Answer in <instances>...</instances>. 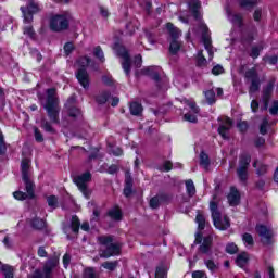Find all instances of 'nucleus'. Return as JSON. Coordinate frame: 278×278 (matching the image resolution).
I'll list each match as a JSON object with an SVG mask.
<instances>
[{
  "label": "nucleus",
  "instance_id": "obj_37",
  "mask_svg": "<svg viewBox=\"0 0 278 278\" xmlns=\"http://www.w3.org/2000/svg\"><path fill=\"white\" fill-rule=\"evenodd\" d=\"M41 127L45 129L48 134H55V128L51 126V123L47 119H41Z\"/></svg>",
  "mask_w": 278,
  "mask_h": 278
},
{
  "label": "nucleus",
  "instance_id": "obj_10",
  "mask_svg": "<svg viewBox=\"0 0 278 278\" xmlns=\"http://www.w3.org/2000/svg\"><path fill=\"white\" fill-rule=\"evenodd\" d=\"M200 30L202 31V42L208 53V60L214 59V50L212 48V37L210 36V28L205 23L200 24Z\"/></svg>",
  "mask_w": 278,
  "mask_h": 278
},
{
  "label": "nucleus",
  "instance_id": "obj_41",
  "mask_svg": "<svg viewBox=\"0 0 278 278\" xmlns=\"http://www.w3.org/2000/svg\"><path fill=\"white\" fill-rule=\"evenodd\" d=\"M8 151V147H5V138L3 137V132L0 130V155H5Z\"/></svg>",
  "mask_w": 278,
  "mask_h": 278
},
{
  "label": "nucleus",
  "instance_id": "obj_18",
  "mask_svg": "<svg viewBox=\"0 0 278 278\" xmlns=\"http://www.w3.org/2000/svg\"><path fill=\"white\" fill-rule=\"evenodd\" d=\"M80 225H81V223L79 222V217H77V216H73L72 217V220H71V226L68 227V226H65L64 228H63V231H64V233H70V230L72 229V231L74 232V233H79V227H80Z\"/></svg>",
  "mask_w": 278,
  "mask_h": 278
},
{
  "label": "nucleus",
  "instance_id": "obj_5",
  "mask_svg": "<svg viewBox=\"0 0 278 278\" xmlns=\"http://www.w3.org/2000/svg\"><path fill=\"white\" fill-rule=\"evenodd\" d=\"M58 264H60L58 256L49 258L43 265V270L36 269L33 274V278H53V268H55Z\"/></svg>",
  "mask_w": 278,
  "mask_h": 278
},
{
  "label": "nucleus",
  "instance_id": "obj_13",
  "mask_svg": "<svg viewBox=\"0 0 278 278\" xmlns=\"http://www.w3.org/2000/svg\"><path fill=\"white\" fill-rule=\"evenodd\" d=\"M26 187V192L15 191L13 192L14 199L17 201H25L27 199H34V182H24Z\"/></svg>",
  "mask_w": 278,
  "mask_h": 278
},
{
  "label": "nucleus",
  "instance_id": "obj_60",
  "mask_svg": "<svg viewBox=\"0 0 278 278\" xmlns=\"http://www.w3.org/2000/svg\"><path fill=\"white\" fill-rule=\"evenodd\" d=\"M75 48L73 47V43L72 42H68L64 46V51L66 53V55H71V53H73V50Z\"/></svg>",
  "mask_w": 278,
  "mask_h": 278
},
{
  "label": "nucleus",
  "instance_id": "obj_20",
  "mask_svg": "<svg viewBox=\"0 0 278 278\" xmlns=\"http://www.w3.org/2000/svg\"><path fill=\"white\" fill-rule=\"evenodd\" d=\"M214 238H212V236H207L203 239L202 244L199 248L200 253H204L207 254L210 253L211 249H212V242H213Z\"/></svg>",
  "mask_w": 278,
  "mask_h": 278
},
{
  "label": "nucleus",
  "instance_id": "obj_49",
  "mask_svg": "<svg viewBox=\"0 0 278 278\" xmlns=\"http://www.w3.org/2000/svg\"><path fill=\"white\" fill-rule=\"evenodd\" d=\"M257 0H241L240 4L241 8H253V5H256Z\"/></svg>",
  "mask_w": 278,
  "mask_h": 278
},
{
  "label": "nucleus",
  "instance_id": "obj_16",
  "mask_svg": "<svg viewBox=\"0 0 278 278\" xmlns=\"http://www.w3.org/2000/svg\"><path fill=\"white\" fill-rule=\"evenodd\" d=\"M227 199L229 205H231L232 207H235L236 205H240V191H238L236 187H232Z\"/></svg>",
  "mask_w": 278,
  "mask_h": 278
},
{
  "label": "nucleus",
  "instance_id": "obj_24",
  "mask_svg": "<svg viewBox=\"0 0 278 278\" xmlns=\"http://www.w3.org/2000/svg\"><path fill=\"white\" fill-rule=\"evenodd\" d=\"M204 97L208 105H214V103H216V92L214 91V89L204 91Z\"/></svg>",
  "mask_w": 278,
  "mask_h": 278
},
{
  "label": "nucleus",
  "instance_id": "obj_62",
  "mask_svg": "<svg viewBox=\"0 0 278 278\" xmlns=\"http://www.w3.org/2000/svg\"><path fill=\"white\" fill-rule=\"evenodd\" d=\"M111 153L115 155L116 157H119V155H123V149L116 147L111 150Z\"/></svg>",
  "mask_w": 278,
  "mask_h": 278
},
{
  "label": "nucleus",
  "instance_id": "obj_46",
  "mask_svg": "<svg viewBox=\"0 0 278 278\" xmlns=\"http://www.w3.org/2000/svg\"><path fill=\"white\" fill-rule=\"evenodd\" d=\"M199 229H205V216L203 214H198L195 217Z\"/></svg>",
  "mask_w": 278,
  "mask_h": 278
},
{
  "label": "nucleus",
  "instance_id": "obj_11",
  "mask_svg": "<svg viewBox=\"0 0 278 278\" xmlns=\"http://www.w3.org/2000/svg\"><path fill=\"white\" fill-rule=\"evenodd\" d=\"M21 12L24 16V23H31V21H34V14L40 12V7L38 3L31 1L26 9L25 7H21Z\"/></svg>",
  "mask_w": 278,
  "mask_h": 278
},
{
  "label": "nucleus",
  "instance_id": "obj_1",
  "mask_svg": "<svg viewBox=\"0 0 278 278\" xmlns=\"http://www.w3.org/2000/svg\"><path fill=\"white\" fill-rule=\"evenodd\" d=\"M43 108L47 111L50 123L60 125V99L58 98L55 88L47 90V100Z\"/></svg>",
  "mask_w": 278,
  "mask_h": 278
},
{
  "label": "nucleus",
  "instance_id": "obj_48",
  "mask_svg": "<svg viewBox=\"0 0 278 278\" xmlns=\"http://www.w3.org/2000/svg\"><path fill=\"white\" fill-rule=\"evenodd\" d=\"M226 252L230 255H235V253H238V245H236V243H228L226 245Z\"/></svg>",
  "mask_w": 278,
  "mask_h": 278
},
{
  "label": "nucleus",
  "instance_id": "obj_9",
  "mask_svg": "<svg viewBox=\"0 0 278 278\" xmlns=\"http://www.w3.org/2000/svg\"><path fill=\"white\" fill-rule=\"evenodd\" d=\"M113 49L114 51H116L117 55L123 59L122 66L124 73H126V75H129V73H131V60L129 59V53H127L125 47L121 45H115Z\"/></svg>",
  "mask_w": 278,
  "mask_h": 278
},
{
  "label": "nucleus",
  "instance_id": "obj_21",
  "mask_svg": "<svg viewBox=\"0 0 278 278\" xmlns=\"http://www.w3.org/2000/svg\"><path fill=\"white\" fill-rule=\"evenodd\" d=\"M228 20L232 25H237L238 27L242 26V15L238 13H231L229 10L227 11Z\"/></svg>",
  "mask_w": 278,
  "mask_h": 278
},
{
  "label": "nucleus",
  "instance_id": "obj_45",
  "mask_svg": "<svg viewBox=\"0 0 278 278\" xmlns=\"http://www.w3.org/2000/svg\"><path fill=\"white\" fill-rule=\"evenodd\" d=\"M204 264L208 268V270H211V273H216V270H218V265L212 260L205 261Z\"/></svg>",
  "mask_w": 278,
  "mask_h": 278
},
{
  "label": "nucleus",
  "instance_id": "obj_44",
  "mask_svg": "<svg viewBox=\"0 0 278 278\" xmlns=\"http://www.w3.org/2000/svg\"><path fill=\"white\" fill-rule=\"evenodd\" d=\"M110 99V92L104 91L100 96L97 97V101L100 104L108 103V100Z\"/></svg>",
  "mask_w": 278,
  "mask_h": 278
},
{
  "label": "nucleus",
  "instance_id": "obj_2",
  "mask_svg": "<svg viewBox=\"0 0 278 278\" xmlns=\"http://www.w3.org/2000/svg\"><path fill=\"white\" fill-rule=\"evenodd\" d=\"M98 243L100 244V257H114L121 255V244L115 243L112 236L98 237Z\"/></svg>",
  "mask_w": 278,
  "mask_h": 278
},
{
  "label": "nucleus",
  "instance_id": "obj_14",
  "mask_svg": "<svg viewBox=\"0 0 278 278\" xmlns=\"http://www.w3.org/2000/svg\"><path fill=\"white\" fill-rule=\"evenodd\" d=\"M76 78L78 84L85 89L89 90L90 88V74H88V71L86 68H78L76 72Z\"/></svg>",
  "mask_w": 278,
  "mask_h": 278
},
{
  "label": "nucleus",
  "instance_id": "obj_57",
  "mask_svg": "<svg viewBox=\"0 0 278 278\" xmlns=\"http://www.w3.org/2000/svg\"><path fill=\"white\" fill-rule=\"evenodd\" d=\"M212 73L214 75H223V73H225V68H223L222 65H215L212 70Z\"/></svg>",
  "mask_w": 278,
  "mask_h": 278
},
{
  "label": "nucleus",
  "instance_id": "obj_12",
  "mask_svg": "<svg viewBox=\"0 0 278 278\" xmlns=\"http://www.w3.org/2000/svg\"><path fill=\"white\" fill-rule=\"evenodd\" d=\"M218 121L222 122V123L219 124V127H218L217 131L224 140H228L229 130L231 129V126L233 125V122L229 117H225L224 119L218 118Z\"/></svg>",
  "mask_w": 278,
  "mask_h": 278
},
{
  "label": "nucleus",
  "instance_id": "obj_4",
  "mask_svg": "<svg viewBox=\"0 0 278 278\" xmlns=\"http://www.w3.org/2000/svg\"><path fill=\"white\" fill-rule=\"evenodd\" d=\"M166 27L172 38V41L169 43V53H172V55H177V53H179V50L181 49V41H179L181 30L175 27L173 23H167Z\"/></svg>",
  "mask_w": 278,
  "mask_h": 278
},
{
  "label": "nucleus",
  "instance_id": "obj_3",
  "mask_svg": "<svg viewBox=\"0 0 278 278\" xmlns=\"http://www.w3.org/2000/svg\"><path fill=\"white\" fill-rule=\"evenodd\" d=\"M210 210L212 212L214 227H216V229H219V231H227V229H229V227H231L229 217L220 216V212H218V204H216V202H214V201H212L210 203Z\"/></svg>",
  "mask_w": 278,
  "mask_h": 278
},
{
  "label": "nucleus",
  "instance_id": "obj_29",
  "mask_svg": "<svg viewBox=\"0 0 278 278\" xmlns=\"http://www.w3.org/2000/svg\"><path fill=\"white\" fill-rule=\"evenodd\" d=\"M186 190L189 197H194L197 194V187H194V181H192V179L186 181Z\"/></svg>",
  "mask_w": 278,
  "mask_h": 278
},
{
  "label": "nucleus",
  "instance_id": "obj_55",
  "mask_svg": "<svg viewBox=\"0 0 278 278\" xmlns=\"http://www.w3.org/2000/svg\"><path fill=\"white\" fill-rule=\"evenodd\" d=\"M35 131V140L36 142H43L45 137H42V132H40V130L38 128H34Z\"/></svg>",
  "mask_w": 278,
  "mask_h": 278
},
{
  "label": "nucleus",
  "instance_id": "obj_23",
  "mask_svg": "<svg viewBox=\"0 0 278 278\" xmlns=\"http://www.w3.org/2000/svg\"><path fill=\"white\" fill-rule=\"evenodd\" d=\"M236 264L240 268H244L245 264H249V254L247 252H242L236 258Z\"/></svg>",
  "mask_w": 278,
  "mask_h": 278
},
{
  "label": "nucleus",
  "instance_id": "obj_31",
  "mask_svg": "<svg viewBox=\"0 0 278 278\" xmlns=\"http://www.w3.org/2000/svg\"><path fill=\"white\" fill-rule=\"evenodd\" d=\"M1 270L4 275V278H14V267L10 265H2Z\"/></svg>",
  "mask_w": 278,
  "mask_h": 278
},
{
  "label": "nucleus",
  "instance_id": "obj_19",
  "mask_svg": "<svg viewBox=\"0 0 278 278\" xmlns=\"http://www.w3.org/2000/svg\"><path fill=\"white\" fill-rule=\"evenodd\" d=\"M21 168H22V179H23V181L24 182H31V180H29V160L28 159H24L22 161Z\"/></svg>",
  "mask_w": 278,
  "mask_h": 278
},
{
  "label": "nucleus",
  "instance_id": "obj_52",
  "mask_svg": "<svg viewBox=\"0 0 278 278\" xmlns=\"http://www.w3.org/2000/svg\"><path fill=\"white\" fill-rule=\"evenodd\" d=\"M83 278H97V274L94 273V269L87 268V269H85Z\"/></svg>",
  "mask_w": 278,
  "mask_h": 278
},
{
  "label": "nucleus",
  "instance_id": "obj_28",
  "mask_svg": "<svg viewBox=\"0 0 278 278\" xmlns=\"http://www.w3.org/2000/svg\"><path fill=\"white\" fill-rule=\"evenodd\" d=\"M200 166L205 170L210 168V156L205 152L200 153Z\"/></svg>",
  "mask_w": 278,
  "mask_h": 278
},
{
  "label": "nucleus",
  "instance_id": "obj_15",
  "mask_svg": "<svg viewBox=\"0 0 278 278\" xmlns=\"http://www.w3.org/2000/svg\"><path fill=\"white\" fill-rule=\"evenodd\" d=\"M256 232L258 233L263 244H270V238H273V230L264 225L256 226Z\"/></svg>",
  "mask_w": 278,
  "mask_h": 278
},
{
  "label": "nucleus",
  "instance_id": "obj_58",
  "mask_svg": "<svg viewBox=\"0 0 278 278\" xmlns=\"http://www.w3.org/2000/svg\"><path fill=\"white\" fill-rule=\"evenodd\" d=\"M48 205L50 207H55L58 205V198L55 195H51L48 198Z\"/></svg>",
  "mask_w": 278,
  "mask_h": 278
},
{
  "label": "nucleus",
  "instance_id": "obj_54",
  "mask_svg": "<svg viewBox=\"0 0 278 278\" xmlns=\"http://www.w3.org/2000/svg\"><path fill=\"white\" fill-rule=\"evenodd\" d=\"M155 277L156 278H165L166 277V268H164V267L156 268Z\"/></svg>",
  "mask_w": 278,
  "mask_h": 278
},
{
  "label": "nucleus",
  "instance_id": "obj_8",
  "mask_svg": "<svg viewBox=\"0 0 278 278\" xmlns=\"http://www.w3.org/2000/svg\"><path fill=\"white\" fill-rule=\"evenodd\" d=\"M251 164V155L242 154L239 162V168L237 169V175L242 184H245L249 179V165Z\"/></svg>",
  "mask_w": 278,
  "mask_h": 278
},
{
  "label": "nucleus",
  "instance_id": "obj_7",
  "mask_svg": "<svg viewBox=\"0 0 278 278\" xmlns=\"http://www.w3.org/2000/svg\"><path fill=\"white\" fill-rule=\"evenodd\" d=\"M50 29L52 31H64L68 29V14H56L50 18Z\"/></svg>",
  "mask_w": 278,
  "mask_h": 278
},
{
  "label": "nucleus",
  "instance_id": "obj_17",
  "mask_svg": "<svg viewBox=\"0 0 278 278\" xmlns=\"http://www.w3.org/2000/svg\"><path fill=\"white\" fill-rule=\"evenodd\" d=\"M189 8H190L195 21H201V18H203V16L201 15V12L199 11V10H201V1L190 0Z\"/></svg>",
  "mask_w": 278,
  "mask_h": 278
},
{
  "label": "nucleus",
  "instance_id": "obj_36",
  "mask_svg": "<svg viewBox=\"0 0 278 278\" xmlns=\"http://www.w3.org/2000/svg\"><path fill=\"white\" fill-rule=\"evenodd\" d=\"M93 55H94V58H98V60H100V62H105V55L103 54V49H101V46H97L93 49Z\"/></svg>",
  "mask_w": 278,
  "mask_h": 278
},
{
  "label": "nucleus",
  "instance_id": "obj_6",
  "mask_svg": "<svg viewBox=\"0 0 278 278\" xmlns=\"http://www.w3.org/2000/svg\"><path fill=\"white\" fill-rule=\"evenodd\" d=\"M91 179L92 175L90 174V172H86L74 178V184H76L77 188L84 194L85 199H90V194H92V192L88 188V184L89 181H91Z\"/></svg>",
  "mask_w": 278,
  "mask_h": 278
},
{
  "label": "nucleus",
  "instance_id": "obj_32",
  "mask_svg": "<svg viewBox=\"0 0 278 278\" xmlns=\"http://www.w3.org/2000/svg\"><path fill=\"white\" fill-rule=\"evenodd\" d=\"M197 66H207V59L203 55V51H199L197 55Z\"/></svg>",
  "mask_w": 278,
  "mask_h": 278
},
{
  "label": "nucleus",
  "instance_id": "obj_50",
  "mask_svg": "<svg viewBox=\"0 0 278 278\" xmlns=\"http://www.w3.org/2000/svg\"><path fill=\"white\" fill-rule=\"evenodd\" d=\"M24 35L28 36V38H34V36H36V33L34 31V27H31V25L25 26Z\"/></svg>",
  "mask_w": 278,
  "mask_h": 278
},
{
  "label": "nucleus",
  "instance_id": "obj_42",
  "mask_svg": "<svg viewBox=\"0 0 278 278\" xmlns=\"http://www.w3.org/2000/svg\"><path fill=\"white\" fill-rule=\"evenodd\" d=\"M199 113H192V112H189V113H186L184 115V121H187L188 123H197V115Z\"/></svg>",
  "mask_w": 278,
  "mask_h": 278
},
{
  "label": "nucleus",
  "instance_id": "obj_30",
  "mask_svg": "<svg viewBox=\"0 0 278 278\" xmlns=\"http://www.w3.org/2000/svg\"><path fill=\"white\" fill-rule=\"evenodd\" d=\"M162 201H164V195H155L150 200V207H152V210H157V207H160V203H162Z\"/></svg>",
  "mask_w": 278,
  "mask_h": 278
},
{
  "label": "nucleus",
  "instance_id": "obj_59",
  "mask_svg": "<svg viewBox=\"0 0 278 278\" xmlns=\"http://www.w3.org/2000/svg\"><path fill=\"white\" fill-rule=\"evenodd\" d=\"M118 165L113 164L111 166H109L106 173H109V175H116V173L118 172Z\"/></svg>",
  "mask_w": 278,
  "mask_h": 278
},
{
  "label": "nucleus",
  "instance_id": "obj_51",
  "mask_svg": "<svg viewBox=\"0 0 278 278\" xmlns=\"http://www.w3.org/2000/svg\"><path fill=\"white\" fill-rule=\"evenodd\" d=\"M277 113H278V100H275L271 106L269 108V114H271V116H277Z\"/></svg>",
  "mask_w": 278,
  "mask_h": 278
},
{
  "label": "nucleus",
  "instance_id": "obj_22",
  "mask_svg": "<svg viewBox=\"0 0 278 278\" xmlns=\"http://www.w3.org/2000/svg\"><path fill=\"white\" fill-rule=\"evenodd\" d=\"M273 88H275V83H268L267 87L264 90V99H265V106L264 110H268V99H270V94L273 93Z\"/></svg>",
  "mask_w": 278,
  "mask_h": 278
},
{
  "label": "nucleus",
  "instance_id": "obj_35",
  "mask_svg": "<svg viewBox=\"0 0 278 278\" xmlns=\"http://www.w3.org/2000/svg\"><path fill=\"white\" fill-rule=\"evenodd\" d=\"M77 65H78V68H88V66H90V58L88 56H83L80 58L78 61H77Z\"/></svg>",
  "mask_w": 278,
  "mask_h": 278
},
{
  "label": "nucleus",
  "instance_id": "obj_56",
  "mask_svg": "<svg viewBox=\"0 0 278 278\" xmlns=\"http://www.w3.org/2000/svg\"><path fill=\"white\" fill-rule=\"evenodd\" d=\"M237 127L240 131H247L249 129V123L244 122V121H240L237 124Z\"/></svg>",
  "mask_w": 278,
  "mask_h": 278
},
{
  "label": "nucleus",
  "instance_id": "obj_43",
  "mask_svg": "<svg viewBox=\"0 0 278 278\" xmlns=\"http://www.w3.org/2000/svg\"><path fill=\"white\" fill-rule=\"evenodd\" d=\"M251 86H250V94H253L254 92H257L260 90V78H256L254 80H251Z\"/></svg>",
  "mask_w": 278,
  "mask_h": 278
},
{
  "label": "nucleus",
  "instance_id": "obj_38",
  "mask_svg": "<svg viewBox=\"0 0 278 278\" xmlns=\"http://www.w3.org/2000/svg\"><path fill=\"white\" fill-rule=\"evenodd\" d=\"M31 227L33 229H45L46 223L40 218H34L31 220Z\"/></svg>",
  "mask_w": 278,
  "mask_h": 278
},
{
  "label": "nucleus",
  "instance_id": "obj_25",
  "mask_svg": "<svg viewBox=\"0 0 278 278\" xmlns=\"http://www.w3.org/2000/svg\"><path fill=\"white\" fill-rule=\"evenodd\" d=\"M130 114H132V116H140V114H142V104L132 102L130 104Z\"/></svg>",
  "mask_w": 278,
  "mask_h": 278
},
{
  "label": "nucleus",
  "instance_id": "obj_53",
  "mask_svg": "<svg viewBox=\"0 0 278 278\" xmlns=\"http://www.w3.org/2000/svg\"><path fill=\"white\" fill-rule=\"evenodd\" d=\"M260 51H262V47H253L250 53V56L254 60L260 58Z\"/></svg>",
  "mask_w": 278,
  "mask_h": 278
},
{
  "label": "nucleus",
  "instance_id": "obj_40",
  "mask_svg": "<svg viewBox=\"0 0 278 278\" xmlns=\"http://www.w3.org/2000/svg\"><path fill=\"white\" fill-rule=\"evenodd\" d=\"M242 241L245 244V247H253V244L255 243L253 241V236H251V233H244L242 236Z\"/></svg>",
  "mask_w": 278,
  "mask_h": 278
},
{
  "label": "nucleus",
  "instance_id": "obj_33",
  "mask_svg": "<svg viewBox=\"0 0 278 278\" xmlns=\"http://www.w3.org/2000/svg\"><path fill=\"white\" fill-rule=\"evenodd\" d=\"M245 79H251V81H253L254 79H260V76H257V70L255 67L248 70L245 72Z\"/></svg>",
  "mask_w": 278,
  "mask_h": 278
},
{
  "label": "nucleus",
  "instance_id": "obj_64",
  "mask_svg": "<svg viewBox=\"0 0 278 278\" xmlns=\"http://www.w3.org/2000/svg\"><path fill=\"white\" fill-rule=\"evenodd\" d=\"M202 277H205V273L201 270H197L192 273V278H202Z\"/></svg>",
  "mask_w": 278,
  "mask_h": 278
},
{
  "label": "nucleus",
  "instance_id": "obj_39",
  "mask_svg": "<svg viewBox=\"0 0 278 278\" xmlns=\"http://www.w3.org/2000/svg\"><path fill=\"white\" fill-rule=\"evenodd\" d=\"M102 266L106 269V270H116V268L118 267V261H113V262H104L102 264Z\"/></svg>",
  "mask_w": 278,
  "mask_h": 278
},
{
  "label": "nucleus",
  "instance_id": "obj_34",
  "mask_svg": "<svg viewBox=\"0 0 278 278\" xmlns=\"http://www.w3.org/2000/svg\"><path fill=\"white\" fill-rule=\"evenodd\" d=\"M257 164H258L257 161H255V162L253 163V167H254V168H257V169H256V174L260 175V176L266 175V173H267V170H268V166H266V165H264V164H260L258 167H257Z\"/></svg>",
  "mask_w": 278,
  "mask_h": 278
},
{
  "label": "nucleus",
  "instance_id": "obj_47",
  "mask_svg": "<svg viewBox=\"0 0 278 278\" xmlns=\"http://www.w3.org/2000/svg\"><path fill=\"white\" fill-rule=\"evenodd\" d=\"M267 129H268V118L265 117L260 126V134H262V136H266Z\"/></svg>",
  "mask_w": 278,
  "mask_h": 278
},
{
  "label": "nucleus",
  "instance_id": "obj_27",
  "mask_svg": "<svg viewBox=\"0 0 278 278\" xmlns=\"http://www.w3.org/2000/svg\"><path fill=\"white\" fill-rule=\"evenodd\" d=\"M184 104L188 105V108L191 110L190 112H192L193 114H199L201 112V109H199L197 102H194L193 100L185 99Z\"/></svg>",
  "mask_w": 278,
  "mask_h": 278
},
{
  "label": "nucleus",
  "instance_id": "obj_61",
  "mask_svg": "<svg viewBox=\"0 0 278 278\" xmlns=\"http://www.w3.org/2000/svg\"><path fill=\"white\" fill-rule=\"evenodd\" d=\"M68 114L72 116V118H77V116L80 114V111L77 108H72Z\"/></svg>",
  "mask_w": 278,
  "mask_h": 278
},
{
  "label": "nucleus",
  "instance_id": "obj_63",
  "mask_svg": "<svg viewBox=\"0 0 278 278\" xmlns=\"http://www.w3.org/2000/svg\"><path fill=\"white\" fill-rule=\"evenodd\" d=\"M70 264H71V255L70 254H65L63 256V266H64V268H68Z\"/></svg>",
  "mask_w": 278,
  "mask_h": 278
},
{
  "label": "nucleus",
  "instance_id": "obj_26",
  "mask_svg": "<svg viewBox=\"0 0 278 278\" xmlns=\"http://www.w3.org/2000/svg\"><path fill=\"white\" fill-rule=\"evenodd\" d=\"M109 216L110 218H113V220H121V218H123V213L118 206H115L109 211Z\"/></svg>",
  "mask_w": 278,
  "mask_h": 278
}]
</instances>
